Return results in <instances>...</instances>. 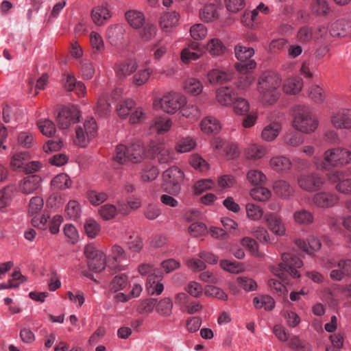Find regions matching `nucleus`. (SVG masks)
<instances>
[{
	"label": "nucleus",
	"mask_w": 351,
	"mask_h": 351,
	"mask_svg": "<svg viewBox=\"0 0 351 351\" xmlns=\"http://www.w3.org/2000/svg\"><path fill=\"white\" fill-rule=\"evenodd\" d=\"M203 86L200 81L195 78H189L184 82L185 90L193 95H197L202 91Z\"/></svg>",
	"instance_id": "obj_35"
},
{
	"label": "nucleus",
	"mask_w": 351,
	"mask_h": 351,
	"mask_svg": "<svg viewBox=\"0 0 351 351\" xmlns=\"http://www.w3.org/2000/svg\"><path fill=\"white\" fill-rule=\"evenodd\" d=\"M281 82L279 75L272 71H265L260 76L257 88L264 103L272 104L278 99Z\"/></svg>",
	"instance_id": "obj_1"
},
{
	"label": "nucleus",
	"mask_w": 351,
	"mask_h": 351,
	"mask_svg": "<svg viewBox=\"0 0 351 351\" xmlns=\"http://www.w3.org/2000/svg\"><path fill=\"white\" fill-rule=\"evenodd\" d=\"M330 33L333 37H351V20L341 19L331 25Z\"/></svg>",
	"instance_id": "obj_11"
},
{
	"label": "nucleus",
	"mask_w": 351,
	"mask_h": 351,
	"mask_svg": "<svg viewBox=\"0 0 351 351\" xmlns=\"http://www.w3.org/2000/svg\"><path fill=\"white\" fill-rule=\"evenodd\" d=\"M179 20V14L173 11L163 14L160 20L161 28L167 29L176 25Z\"/></svg>",
	"instance_id": "obj_32"
},
{
	"label": "nucleus",
	"mask_w": 351,
	"mask_h": 351,
	"mask_svg": "<svg viewBox=\"0 0 351 351\" xmlns=\"http://www.w3.org/2000/svg\"><path fill=\"white\" fill-rule=\"evenodd\" d=\"M84 228L86 234L90 239L95 238L100 232V226L99 223L93 219L86 220Z\"/></svg>",
	"instance_id": "obj_46"
},
{
	"label": "nucleus",
	"mask_w": 351,
	"mask_h": 351,
	"mask_svg": "<svg viewBox=\"0 0 351 351\" xmlns=\"http://www.w3.org/2000/svg\"><path fill=\"white\" fill-rule=\"evenodd\" d=\"M206 49L213 56H222L227 51V48L223 43L217 38H212L208 42Z\"/></svg>",
	"instance_id": "obj_21"
},
{
	"label": "nucleus",
	"mask_w": 351,
	"mask_h": 351,
	"mask_svg": "<svg viewBox=\"0 0 351 351\" xmlns=\"http://www.w3.org/2000/svg\"><path fill=\"white\" fill-rule=\"evenodd\" d=\"M298 186L307 192L319 190L325 182V179L317 173L302 174L298 177Z\"/></svg>",
	"instance_id": "obj_9"
},
{
	"label": "nucleus",
	"mask_w": 351,
	"mask_h": 351,
	"mask_svg": "<svg viewBox=\"0 0 351 351\" xmlns=\"http://www.w3.org/2000/svg\"><path fill=\"white\" fill-rule=\"evenodd\" d=\"M251 197L257 201L265 202L271 197V192L265 187H255L250 191Z\"/></svg>",
	"instance_id": "obj_43"
},
{
	"label": "nucleus",
	"mask_w": 351,
	"mask_h": 351,
	"mask_svg": "<svg viewBox=\"0 0 351 351\" xmlns=\"http://www.w3.org/2000/svg\"><path fill=\"white\" fill-rule=\"evenodd\" d=\"M331 121L337 128H351V110L341 109L332 116Z\"/></svg>",
	"instance_id": "obj_14"
},
{
	"label": "nucleus",
	"mask_w": 351,
	"mask_h": 351,
	"mask_svg": "<svg viewBox=\"0 0 351 351\" xmlns=\"http://www.w3.org/2000/svg\"><path fill=\"white\" fill-rule=\"evenodd\" d=\"M128 281V276L123 274L117 275L114 277L110 285V290L114 293L123 289Z\"/></svg>",
	"instance_id": "obj_40"
},
{
	"label": "nucleus",
	"mask_w": 351,
	"mask_h": 351,
	"mask_svg": "<svg viewBox=\"0 0 351 351\" xmlns=\"http://www.w3.org/2000/svg\"><path fill=\"white\" fill-rule=\"evenodd\" d=\"M281 130L282 126L278 122H272L264 128L261 137L266 141H272L278 136Z\"/></svg>",
	"instance_id": "obj_24"
},
{
	"label": "nucleus",
	"mask_w": 351,
	"mask_h": 351,
	"mask_svg": "<svg viewBox=\"0 0 351 351\" xmlns=\"http://www.w3.org/2000/svg\"><path fill=\"white\" fill-rule=\"evenodd\" d=\"M247 179L252 185L261 184L266 180V176L259 170L252 169L247 172Z\"/></svg>",
	"instance_id": "obj_50"
},
{
	"label": "nucleus",
	"mask_w": 351,
	"mask_h": 351,
	"mask_svg": "<svg viewBox=\"0 0 351 351\" xmlns=\"http://www.w3.org/2000/svg\"><path fill=\"white\" fill-rule=\"evenodd\" d=\"M108 197L107 193L104 192H97L90 190L87 192V198L89 202L94 206H99L104 202Z\"/></svg>",
	"instance_id": "obj_47"
},
{
	"label": "nucleus",
	"mask_w": 351,
	"mask_h": 351,
	"mask_svg": "<svg viewBox=\"0 0 351 351\" xmlns=\"http://www.w3.org/2000/svg\"><path fill=\"white\" fill-rule=\"evenodd\" d=\"M303 262L295 254L293 253H283L282 254V262L275 269L274 274L280 278H286L289 275L293 278L300 276L298 268L302 267Z\"/></svg>",
	"instance_id": "obj_4"
},
{
	"label": "nucleus",
	"mask_w": 351,
	"mask_h": 351,
	"mask_svg": "<svg viewBox=\"0 0 351 351\" xmlns=\"http://www.w3.org/2000/svg\"><path fill=\"white\" fill-rule=\"evenodd\" d=\"M293 126L301 132L309 134L317 129L318 121L308 107L298 106L294 109Z\"/></svg>",
	"instance_id": "obj_3"
},
{
	"label": "nucleus",
	"mask_w": 351,
	"mask_h": 351,
	"mask_svg": "<svg viewBox=\"0 0 351 351\" xmlns=\"http://www.w3.org/2000/svg\"><path fill=\"white\" fill-rule=\"evenodd\" d=\"M283 139L287 145L293 147H297L303 143L302 135L298 132L287 133L284 136Z\"/></svg>",
	"instance_id": "obj_61"
},
{
	"label": "nucleus",
	"mask_w": 351,
	"mask_h": 351,
	"mask_svg": "<svg viewBox=\"0 0 351 351\" xmlns=\"http://www.w3.org/2000/svg\"><path fill=\"white\" fill-rule=\"evenodd\" d=\"M80 205L75 200H70L65 208L66 215L71 219L76 220L80 216Z\"/></svg>",
	"instance_id": "obj_39"
},
{
	"label": "nucleus",
	"mask_w": 351,
	"mask_h": 351,
	"mask_svg": "<svg viewBox=\"0 0 351 351\" xmlns=\"http://www.w3.org/2000/svg\"><path fill=\"white\" fill-rule=\"evenodd\" d=\"M125 15L127 21L133 28L138 29L145 23V16L141 12L134 10H129Z\"/></svg>",
	"instance_id": "obj_23"
},
{
	"label": "nucleus",
	"mask_w": 351,
	"mask_h": 351,
	"mask_svg": "<svg viewBox=\"0 0 351 351\" xmlns=\"http://www.w3.org/2000/svg\"><path fill=\"white\" fill-rule=\"evenodd\" d=\"M266 153V149L263 147L257 145H251L247 150L246 154L248 158L259 159Z\"/></svg>",
	"instance_id": "obj_59"
},
{
	"label": "nucleus",
	"mask_w": 351,
	"mask_h": 351,
	"mask_svg": "<svg viewBox=\"0 0 351 351\" xmlns=\"http://www.w3.org/2000/svg\"><path fill=\"white\" fill-rule=\"evenodd\" d=\"M195 146L196 143L193 138L188 136L178 142L176 150L180 153H185L191 151Z\"/></svg>",
	"instance_id": "obj_42"
},
{
	"label": "nucleus",
	"mask_w": 351,
	"mask_h": 351,
	"mask_svg": "<svg viewBox=\"0 0 351 351\" xmlns=\"http://www.w3.org/2000/svg\"><path fill=\"white\" fill-rule=\"evenodd\" d=\"M338 197L330 193L319 192L313 197V203L320 208H329L335 206L338 202Z\"/></svg>",
	"instance_id": "obj_15"
},
{
	"label": "nucleus",
	"mask_w": 351,
	"mask_h": 351,
	"mask_svg": "<svg viewBox=\"0 0 351 351\" xmlns=\"http://www.w3.org/2000/svg\"><path fill=\"white\" fill-rule=\"evenodd\" d=\"M253 303L256 308H264L266 311H271L275 305L274 299L267 295H262L255 297Z\"/></svg>",
	"instance_id": "obj_28"
},
{
	"label": "nucleus",
	"mask_w": 351,
	"mask_h": 351,
	"mask_svg": "<svg viewBox=\"0 0 351 351\" xmlns=\"http://www.w3.org/2000/svg\"><path fill=\"white\" fill-rule=\"evenodd\" d=\"M190 34L194 40H202L207 34V29L203 24H195L190 28Z\"/></svg>",
	"instance_id": "obj_56"
},
{
	"label": "nucleus",
	"mask_w": 351,
	"mask_h": 351,
	"mask_svg": "<svg viewBox=\"0 0 351 351\" xmlns=\"http://www.w3.org/2000/svg\"><path fill=\"white\" fill-rule=\"evenodd\" d=\"M245 208L247 215L252 220H258L263 215V209L254 204L248 203L246 204Z\"/></svg>",
	"instance_id": "obj_53"
},
{
	"label": "nucleus",
	"mask_w": 351,
	"mask_h": 351,
	"mask_svg": "<svg viewBox=\"0 0 351 351\" xmlns=\"http://www.w3.org/2000/svg\"><path fill=\"white\" fill-rule=\"evenodd\" d=\"M269 229L275 234L283 236L286 228L280 216L276 213H268L264 217Z\"/></svg>",
	"instance_id": "obj_12"
},
{
	"label": "nucleus",
	"mask_w": 351,
	"mask_h": 351,
	"mask_svg": "<svg viewBox=\"0 0 351 351\" xmlns=\"http://www.w3.org/2000/svg\"><path fill=\"white\" fill-rule=\"evenodd\" d=\"M273 189L277 196L284 199L289 198L295 193L293 187L287 181L282 180L276 181L274 183Z\"/></svg>",
	"instance_id": "obj_19"
},
{
	"label": "nucleus",
	"mask_w": 351,
	"mask_h": 351,
	"mask_svg": "<svg viewBox=\"0 0 351 351\" xmlns=\"http://www.w3.org/2000/svg\"><path fill=\"white\" fill-rule=\"evenodd\" d=\"M173 304L170 298H166L160 300L156 306L158 313L163 316H169L171 313Z\"/></svg>",
	"instance_id": "obj_51"
},
{
	"label": "nucleus",
	"mask_w": 351,
	"mask_h": 351,
	"mask_svg": "<svg viewBox=\"0 0 351 351\" xmlns=\"http://www.w3.org/2000/svg\"><path fill=\"white\" fill-rule=\"evenodd\" d=\"M97 125L93 117L85 121L83 127L77 126L75 129V143L79 146L85 147L88 141L97 134Z\"/></svg>",
	"instance_id": "obj_8"
},
{
	"label": "nucleus",
	"mask_w": 351,
	"mask_h": 351,
	"mask_svg": "<svg viewBox=\"0 0 351 351\" xmlns=\"http://www.w3.org/2000/svg\"><path fill=\"white\" fill-rule=\"evenodd\" d=\"M217 101L222 106L232 105L238 96L234 90L229 87H221L217 91Z\"/></svg>",
	"instance_id": "obj_17"
},
{
	"label": "nucleus",
	"mask_w": 351,
	"mask_h": 351,
	"mask_svg": "<svg viewBox=\"0 0 351 351\" xmlns=\"http://www.w3.org/2000/svg\"><path fill=\"white\" fill-rule=\"evenodd\" d=\"M201 128L207 134H216L221 128L219 121L215 118L210 117L202 121Z\"/></svg>",
	"instance_id": "obj_29"
},
{
	"label": "nucleus",
	"mask_w": 351,
	"mask_h": 351,
	"mask_svg": "<svg viewBox=\"0 0 351 351\" xmlns=\"http://www.w3.org/2000/svg\"><path fill=\"white\" fill-rule=\"evenodd\" d=\"M42 179L38 175H28L21 181L20 184V189L24 194L29 195L40 186Z\"/></svg>",
	"instance_id": "obj_13"
},
{
	"label": "nucleus",
	"mask_w": 351,
	"mask_h": 351,
	"mask_svg": "<svg viewBox=\"0 0 351 351\" xmlns=\"http://www.w3.org/2000/svg\"><path fill=\"white\" fill-rule=\"evenodd\" d=\"M295 221L299 224L308 225L313 222V214L306 209H301L293 213Z\"/></svg>",
	"instance_id": "obj_34"
},
{
	"label": "nucleus",
	"mask_w": 351,
	"mask_h": 351,
	"mask_svg": "<svg viewBox=\"0 0 351 351\" xmlns=\"http://www.w3.org/2000/svg\"><path fill=\"white\" fill-rule=\"evenodd\" d=\"M72 180L66 173H60L56 176L51 181V186L53 190H65L71 187Z\"/></svg>",
	"instance_id": "obj_22"
},
{
	"label": "nucleus",
	"mask_w": 351,
	"mask_h": 351,
	"mask_svg": "<svg viewBox=\"0 0 351 351\" xmlns=\"http://www.w3.org/2000/svg\"><path fill=\"white\" fill-rule=\"evenodd\" d=\"M351 162V152L343 148L336 147L326 150L324 158L316 162L317 168L329 170L332 167L346 165Z\"/></svg>",
	"instance_id": "obj_2"
},
{
	"label": "nucleus",
	"mask_w": 351,
	"mask_h": 351,
	"mask_svg": "<svg viewBox=\"0 0 351 351\" xmlns=\"http://www.w3.org/2000/svg\"><path fill=\"white\" fill-rule=\"evenodd\" d=\"M138 64L136 60H126L117 66L116 74L119 79H123L136 71Z\"/></svg>",
	"instance_id": "obj_18"
},
{
	"label": "nucleus",
	"mask_w": 351,
	"mask_h": 351,
	"mask_svg": "<svg viewBox=\"0 0 351 351\" xmlns=\"http://www.w3.org/2000/svg\"><path fill=\"white\" fill-rule=\"evenodd\" d=\"M152 150L156 154L160 164H169L172 162L174 159L173 151L165 147L162 143L153 145Z\"/></svg>",
	"instance_id": "obj_16"
},
{
	"label": "nucleus",
	"mask_w": 351,
	"mask_h": 351,
	"mask_svg": "<svg viewBox=\"0 0 351 351\" xmlns=\"http://www.w3.org/2000/svg\"><path fill=\"white\" fill-rule=\"evenodd\" d=\"M186 104L184 96L176 92L166 93L160 99L154 101V107L156 109H162L168 114H174Z\"/></svg>",
	"instance_id": "obj_6"
},
{
	"label": "nucleus",
	"mask_w": 351,
	"mask_h": 351,
	"mask_svg": "<svg viewBox=\"0 0 351 351\" xmlns=\"http://www.w3.org/2000/svg\"><path fill=\"white\" fill-rule=\"evenodd\" d=\"M91 17L97 25H101L110 16L108 10L104 7H97L92 11Z\"/></svg>",
	"instance_id": "obj_31"
},
{
	"label": "nucleus",
	"mask_w": 351,
	"mask_h": 351,
	"mask_svg": "<svg viewBox=\"0 0 351 351\" xmlns=\"http://www.w3.org/2000/svg\"><path fill=\"white\" fill-rule=\"evenodd\" d=\"M110 104L107 101V100L104 98L99 99L95 108L96 114L101 117H105L110 114Z\"/></svg>",
	"instance_id": "obj_58"
},
{
	"label": "nucleus",
	"mask_w": 351,
	"mask_h": 351,
	"mask_svg": "<svg viewBox=\"0 0 351 351\" xmlns=\"http://www.w3.org/2000/svg\"><path fill=\"white\" fill-rule=\"evenodd\" d=\"M180 113L183 117L189 119L191 121L197 120L201 116L200 110L197 106L192 104L183 106L180 108Z\"/></svg>",
	"instance_id": "obj_38"
},
{
	"label": "nucleus",
	"mask_w": 351,
	"mask_h": 351,
	"mask_svg": "<svg viewBox=\"0 0 351 351\" xmlns=\"http://www.w3.org/2000/svg\"><path fill=\"white\" fill-rule=\"evenodd\" d=\"M311 8L313 13L317 16H326L330 12L328 0H314Z\"/></svg>",
	"instance_id": "obj_33"
},
{
	"label": "nucleus",
	"mask_w": 351,
	"mask_h": 351,
	"mask_svg": "<svg viewBox=\"0 0 351 351\" xmlns=\"http://www.w3.org/2000/svg\"><path fill=\"white\" fill-rule=\"evenodd\" d=\"M43 198L38 196L33 197L29 201L28 213L32 215L37 214L43 209Z\"/></svg>",
	"instance_id": "obj_62"
},
{
	"label": "nucleus",
	"mask_w": 351,
	"mask_h": 351,
	"mask_svg": "<svg viewBox=\"0 0 351 351\" xmlns=\"http://www.w3.org/2000/svg\"><path fill=\"white\" fill-rule=\"evenodd\" d=\"M291 162L285 156H276L270 160V167L277 172H286L291 167Z\"/></svg>",
	"instance_id": "obj_25"
},
{
	"label": "nucleus",
	"mask_w": 351,
	"mask_h": 351,
	"mask_svg": "<svg viewBox=\"0 0 351 351\" xmlns=\"http://www.w3.org/2000/svg\"><path fill=\"white\" fill-rule=\"evenodd\" d=\"M256 63L253 60L239 61L235 64L236 69L241 73L246 74L255 69Z\"/></svg>",
	"instance_id": "obj_63"
},
{
	"label": "nucleus",
	"mask_w": 351,
	"mask_h": 351,
	"mask_svg": "<svg viewBox=\"0 0 351 351\" xmlns=\"http://www.w3.org/2000/svg\"><path fill=\"white\" fill-rule=\"evenodd\" d=\"M128 249L132 252L139 253L143 247V239L138 236L130 235L126 243Z\"/></svg>",
	"instance_id": "obj_48"
},
{
	"label": "nucleus",
	"mask_w": 351,
	"mask_h": 351,
	"mask_svg": "<svg viewBox=\"0 0 351 351\" xmlns=\"http://www.w3.org/2000/svg\"><path fill=\"white\" fill-rule=\"evenodd\" d=\"M14 191L12 186H7L0 191V207L4 208L9 204Z\"/></svg>",
	"instance_id": "obj_54"
},
{
	"label": "nucleus",
	"mask_w": 351,
	"mask_h": 351,
	"mask_svg": "<svg viewBox=\"0 0 351 351\" xmlns=\"http://www.w3.org/2000/svg\"><path fill=\"white\" fill-rule=\"evenodd\" d=\"M151 129L158 133H164L169 131L171 127V121L167 117H156L151 125Z\"/></svg>",
	"instance_id": "obj_27"
},
{
	"label": "nucleus",
	"mask_w": 351,
	"mask_h": 351,
	"mask_svg": "<svg viewBox=\"0 0 351 351\" xmlns=\"http://www.w3.org/2000/svg\"><path fill=\"white\" fill-rule=\"evenodd\" d=\"M80 116V112L74 106L62 108L57 117L59 128L67 129L71 124L79 121Z\"/></svg>",
	"instance_id": "obj_10"
},
{
	"label": "nucleus",
	"mask_w": 351,
	"mask_h": 351,
	"mask_svg": "<svg viewBox=\"0 0 351 351\" xmlns=\"http://www.w3.org/2000/svg\"><path fill=\"white\" fill-rule=\"evenodd\" d=\"M37 124L42 134L46 136L49 137L56 132L55 124L49 119L40 120Z\"/></svg>",
	"instance_id": "obj_44"
},
{
	"label": "nucleus",
	"mask_w": 351,
	"mask_h": 351,
	"mask_svg": "<svg viewBox=\"0 0 351 351\" xmlns=\"http://www.w3.org/2000/svg\"><path fill=\"white\" fill-rule=\"evenodd\" d=\"M99 213L103 219L108 221L115 217L117 208L112 204H106L99 208Z\"/></svg>",
	"instance_id": "obj_45"
},
{
	"label": "nucleus",
	"mask_w": 351,
	"mask_h": 351,
	"mask_svg": "<svg viewBox=\"0 0 351 351\" xmlns=\"http://www.w3.org/2000/svg\"><path fill=\"white\" fill-rule=\"evenodd\" d=\"M144 154L143 147L137 143L125 145H118L115 149L114 160L119 164L123 165L128 162H140Z\"/></svg>",
	"instance_id": "obj_5"
},
{
	"label": "nucleus",
	"mask_w": 351,
	"mask_h": 351,
	"mask_svg": "<svg viewBox=\"0 0 351 351\" xmlns=\"http://www.w3.org/2000/svg\"><path fill=\"white\" fill-rule=\"evenodd\" d=\"M156 34V27L149 23H145L142 30L140 32L141 38L145 41L147 42L151 40Z\"/></svg>",
	"instance_id": "obj_57"
},
{
	"label": "nucleus",
	"mask_w": 351,
	"mask_h": 351,
	"mask_svg": "<svg viewBox=\"0 0 351 351\" xmlns=\"http://www.w3.org/2000/svg\"><path fill=\"white\" fill-rule=\"evenodd\" d=\"M90 42L95 53H101L104 51V40L99 34L94 32H91Z\"/></svg>",
	"instance_id": "obj_41"
},
{
	"label": "nucleus",
	"mask_w": 351,
	"mask_h": 351,
	"mask_svg": "<svg viewBox=\"0 0 351 351\" xmlns=\"http://www.w3.org/2000/svg\"><path fill=\"white\" fill-rule=\"evenodd\" d=\"M199 16L204 22H210L218 17L217 7L213 3L206 4L199 12Z\"/></svg>",
	"instance_id": "obj_30"
},
{
	"label": "nucleus",
	"mask_w": 351,
	"mask_h": 351,
	"mask_svg": "<svg viewBox=\"0 0 351 351\" xmlns=\"http://www.w3.org/2000/svg\"><path fill=\"white\" fill-rule=\"evenodd\" d=\"M152 70L145 69L138 71L133 77V83L136 86H141L149 80Z\"/></svg>",
	"instance_id": "obj_60"
},
{
	"label": "nucleus",
	"mask_w": 351,
	"mask_h": 351,
	"mask_svg": "<svg viewBox=\"0 0 351 351\" xmlns=\"http://www.w3.org/2000/svg\"><path fill=\"white\" fill-rule=\"evenodd\" d=\"M302 80L295 77L285 81L283 85V90L287 94L295 95L302 90Z\"/></svg>",
	"instance_id": "obj_26"
},
{
	"label": "nucleus",
	"mask_w": 351,
	"mask_h": 351,
	"mask_svg": "<svg viewBox=\"0 0 351 351\" xmlns=\"http://www.w3.org/2000/svg\"><path fill=\"white\" fill-rule=\"evenodd\" d=\"M28 158L29 154L27 152L16 153L12 156L10 165L14 170L20 168L23 169Z\"/></svg>",
	"instance_id": "obj_49"
},
{
	"label": "nucleus",
	"mask_w": 351,
	"mask_h": 351,
	"mask_svg": "<svg viewBox=\"0 0 351 351\" xmlns=\"http://www.w3.org/2000/svg\"><path fill=\"white\" fill-rule=\"evenodd\" d=\"M232 106L234 112L239 115L246 114L250 110L248 101L242 97H238Z\"/></svg>",
	"instance_id": "obj_55"
},
{
	"label": "nucleus",
	"mask_w": 351,
	"mask_h": 351,
	"mask_svg": "<svg viewBox=\"0 0 351 351\" xmlns=\"http://www.w3.org/2000/svg\"><path fill=\"white\" fill-rule=\"evenodd\" d=\"M64 233L68 239V241L72 244H75L78 241L79 235L74 226L72 224H66L64 227Z\"/></svg>",
	"instance_id": "obj_64"
},
{
	"label": "nucleus",
	"mask_w": 351,
	"mask_h": 351,
	"mask_svg": "<svg viewBox=\"0 0 351 351\" xmlns=\"http://www.w3.org/2000/svg\"><path fill=\"white\" fill-rule=\"evenodd\" d=\"M234 53L239 61H245L250 60V58L254 54V50L252 47L237 45L234 47Z\"/></svg>",
	"instance_id": "obj_37"
},
{
	"label": "nucleus",
	"mask_w": 351,
	"mask_h": 351,
	"mask_svg": "<svg viewBox=\"0 0 351 351\" xmlns=\"http://www.w3.org/2000/svg\"><path fill=\"white\" fill-rule=\"evenodd\" d=\"M184 173L176 166H172L162 173L164 189L169 193L176 195L181 190V183L184 180Z\"/></svg>",
	"instance_id": "obj_7"
},
{
	"label": "nucleus",
	"mask_w": 351,
	"mask_h": 351,
	"mask_svg": "<svg viewBox=\"0 0 351 351\" xmlns=\"http://www.w3.org/2000/svg\"><path fill=\"white\" fill-rule=\"evenodd\" d=\"M207 77L212 84H224L229 82L232 78L230 73L217 69L210 71Z\"/></svg>",
	"instance_id": "obj_20"
},
{
	"label": "nucleus",
	"mask_w": 351,
	"mask_h": 351,
	"mask_svg": "<svg viewBox=\"0 0 351 351\" xmlns=\"http://www.w3.org/2000/svg\"><path fill=\"white\" fill-rule=\"evenodd\" d=\"M90 270L98 273L102 271L106 267V256L104 254L97 256L92 261H87Z\"/></svg>",
	"instance_id": "obj_36"
},
{
	"label": "nucleus",
	"mask_w": 351,
	"mask_h": 351,
	"mask_svg": "<svg viewBox=\"0 0 351 351\" xmlns=\"http://www.w3.org/2000/svg\"><path fill=\"white\" fill-rule=\"evenodd\" d=\"M135 106V102L132 99H127L119 104L117 112L121 118H125Z\"/></svg>",
	"instance_id": "obj_52"
}]
</instances>
